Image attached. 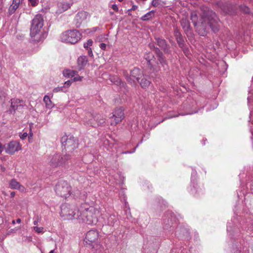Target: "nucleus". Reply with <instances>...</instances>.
<instances>
[{
    "mask_svg": "<svg viewBox=\"0 0 253 253\" xmlns=\"http://www.w3.org/2000/svg\"><path fill=\"white\" fill-rule=\"evenodd\" d=\"M190 18L196 31L200 36H205L207 33V27L209 26L214 33L219 30V19L215 12L208 9L203 12L200 19L196 11L191 13Z\"/></svg>",
    "mask_w": 253,
    "mask_h": 253,
    "instance_id": "f257e3e1",
    "label": "nucleus"
},
{
    "mask_svg": "<svg viewBox=\"0 0 253 253\" xmlns=\"http://www.w3.org/2000/svg\"><path fill=\"white\" fill-rule=\"evenodd\" d=\"M79 222L88 225H95L98 221L100 215L99 208L98 206H89L86 204H82L80 208Z\"/></svg>",
    "mask_w": 253,
    "mask_h": 253,
    "instance_id": "f03ea898",
    "label": "nucleus"
},
{
    "mask_svg": "<svg viewBox=\"0 0 253 253\" xmlns=\"http://www.w3.org/2000/svg\"><path fill=\"white\" fill-rule=\"evenodd\" d=\"M150 48L154 51L158 58V61H156L154 54L152 53L149 52L146 53L145 56V59L147 62L148 65L151 70L150 72H157L159 70V67L158 66V62L164 68V70L168 69L167 61L165 56L160 49L155 47L153 44H149Z\"/></svg>",
    "mask_w": 253,
    "mask_h": 253,
    "instance_id": "7ed1b4c3",
    "label": "nucleus"
},
{
    "mask_svg": "<svg viewBox=\"0 0 253 253\" xmlns=\"http://www.w3.org/2000/svg\"><path fill=\"white\" fill-rule=\"evenodd\" d=\"M43 19L41 14H37L32 21L30 36L33 42H42L47 36L43 28Z\"/></svg>",
    "mask_w": 253,
    "mask_h": 253,
    "instance_id": "20e7f679",
    "label": "nucleus"
},
{
    "mask_svg": "<svg viewBox=\"0 0 253 253\" xmlns=\"http://www.w3.org/2000/svg\"><path fill=\"white\" fill-rule=\"evenodd\" d=\"M240 219V217H237L236 219L234 218L233 220L232 221L233 223H227V231L230 235H232L233 233L238 234V231L241 232L239 226L247 231H253V218H249L246 221L244 220L241 221Z\"/></svg>",
    "mask_w": 253,
    "mask_h": 253,
    "instance_id": "39448f33",
    "label": "nucleus"
},
{
    "mask_svg": "<svg viewBox=\"0 0 253 253\" xmlns=\"http://www.w3.org/2000/svg\"><path fill=\"white\" fill-rule=\"evenodd\" d=\"M60 216L64 220L77 219L79 217L80 209H78L75 204L65 203L61 206Z\"/></svg>",
    "mask_w": 253,
    "mask_h": 253,
    "instance_id": "423d86ee",
    "label": "nucleus"
},
{
    "mask_svg": "<svg viewBox=\"0 0 253 253\" xmlns=\"http://www.w3.org/2000/svg\"><path fill=\"white\" fill-rule=\"evenodd\" d=\"M98 232L96 230L88 231L85 237L84 241L88 246L92 247V249L96 250L98 253H103L104 247L98 241Z\"/></svg>",
    "mask_w": 253,
    "mask_h": 253,
    "instance_id": "0eeeda50",
    "label": "nucleus"
},
{
    "mask_svg": "<svg viewBox=\"0 0 253 253\" xmlns=\"http://www.w3.org/2000/svg\"><path fill=\"white\" fill-rule=\"evenodd\" d=\"M83 121L87 126L97 127L103 125L105 122V119L101 114L87 113Z\"/></svg>",
    "mask_w": 253,
    "mask_h": 253,
    "instance_id": "6e6552de",
    "label": "nucleus"
},
{
    "mask_svg": "<svg viewBox=\"0 0 253 253\" xmlns=\"http://www.w3.org/2000/svg\"><path fill=\"white\" fill-rule=\"evenodd\" d=\"M82 38V34L77 30H70L63 32L60 36L61 40L65 42L75 44Z\"/></svg>",
    "mask_w": 253,
    "mask_h": 253,
    "instance_id": "1a4fd4ad",
    "label": "nucleus"
},
{
    "mask_svg": "<svg viewBox=\"0 0 253 253\" xmlns=\"http://www.w3.org/2000/svg\"><path fill=\"white\" fill-rule=\"evenodd\" d=\"M54 190L57 195L66 199L67 197L73 195L71 192V187L68 183L64 180H60L58 182L55 187Z\"/></svg>",
    "mask_w": 253,
    "mask_h": 253,
    "instance_id": "9d476101",
    "label": "nucleus"
},
{
    "mask_svg": "<svg viewBox=\"0 0 253 253\" xmlns=\"http://www.w3.org/2000/svg\"><path fill=\"white\" fill-rule=\"evenodd\" d=\"M61 143L62 147L68 152H71L78 147L76 139L72 135H65L61 137Z\"/></svg>",
    "mask_w": 253,
    "mask_h": 253,
    "instance_id": "9b49d317",
    "label": "nucleus"
},
{
    "mask_svg": "<svg viewBox=\"0 0 253 253\" xmlns=\"http://www.w3.org/2000/svg\"><path fill=\"white\" fill-rule=\"evenodd\" d=\"M70 159L69 155L62 156L59 153L55 154L49 157L48 161L50 165L53 167L62 166L65 164Z\"/></svg>",
    "mask_w": 253,
    "mask_h": 253,
    "instance_id": "f8f14e48",
    "label": "nucleus"
},
{
    "mask_svg": "<svg viewBox=\"0 0 253 253\" xmlns=\"http://www.w3.org/2000/svg\"><path fill=\"white\" fill-rule=\"evenodd\" d=\"M204 106H201L200 102L196 101H193L191 104H184L183 105V109L184 110L185 112L179 114V115L184 116L197 113L199 112L201 109Z\"/></svg>",
    "mask_w": 253,
    "mask_h": 253,
    "instance_id": "ddd939ff",
    "label": "nucleus"
},
{
    "mask_svg": "<svg viewBox=\"0 0 253 253\" xmlns=\"http://www.w3.org/2000/svg\"><path fill=\"white\" fill-rule=\"evenodd\" d=\"M10 107L8 112L10 114H14L16 111L21 112L25 106L24 101L18 98H12L10 100Z\"/></svg>",
    "mask_w": 253,
    "mask_h": 253,
    "instance_id": "4468645a",
    "label": "nucleus"
},
{
    "mask_svg": "<svg viewBox=\"0 0 253 253\" xmlns=\"http://www.w3.org/2000/svg\"><path fill=\"white\" fill-rule=\"evenodd\" d=\"M196 171L193 170L191 173V185L189 190L190 192L195 196H198L203 193V189L198 186L196 183Z\"/></svg>",
    "mask_w": 253,
    "mask_h": 253,
    "instance_id": "2eb2a0df",
    "label": "nucleus"
},
{
    "mask_svg": "<svg viewBox=\"0 0 253 253\" xmlns=\"http://www.w3.org/2000/svg\"><path fill=\"white\" fill-rule=\"evenodd\" d=\"M88 13L85 11L79 12L75 17V24L77 28H80L82 25L86 23L89 19Z\"/></svg>",
    "mask_w": 253,
    "mask_h": 253,
    "instance_id": "dca6fc26",
    "label": "nucleus"
},
{
    "mask_svg": "<svg viewBox=\"0 0 253 253\" xmlns=\"http://www.w3.org/2000/svg\"><path fill=\"white\" fill-rule=\"evenodd\" d=\"M124 118V110L122 108L116 109L113 113V115L110 117V124L112 126H115Z\"/></svg>",
    "mask_w": 253,
    "mask_h": 253,
    "instance_id": "f3484780",
    "label": "nucleus"
},
{
    "mask_svg": "<svg viewBox=\"0 0 253 253\" xmlns=\"http://www.w3.org/2000/svg\"><path fill=\"white\" fill-rule=\"evenodd\" d=\"M167 216L168 217L167 221L166 219H164V228L165 230H168L169 227L170 229V231H172L173 230L175 225L176 224L175 216L173 213L169 212L167 213Z\"/></svg>",
    "mask_w": 253,
    "mask_h": 253,
    "instance_id": "a211bd4d",
    "label": "nucleus"
},
{
    "mask_svg": "<svg viewBox=\"0 0 253 253\" xmlns=\"http://www.w3.org/2000/svg\"><path fill=\"white\" fill-rule=\"evenodd\" d=\"M101 218L103 219V224L110 226H113L118 220L116 215L114 214H102Z\"/></svg>",
    "mask_w": 253,
    "mask_h": 253,
    "instance_id": "6ab92c4d",
    "label": "nucleus"
},
{
    "mask_svg": "<svg viewBox=\"0 0 253 253\" xmlns=\"http://www.w3.org/2000/svg\"><path fill=\"white\" fill-rule=\"evenodd\" d=\"M130 77L127 78V81L131 84L135 83L136 81L139 82L140 79L141 71L137 68H134L131 70Z\"/></svg>",
    "mask_w": 253,
    "mask_h": 253,
    "instance_id": "aec40b11",
    "label": "nucleus"
},
{
    "mask_svg": "<svg viewBox=\"0 0 253 253\" xmlns=\"http://www.w3.org/2000/svg\"><path fill=\"white\" fill-rule=\"evenodd\" d=\"M155 39L157 44L164 50L165 53H170L171 52L169 45L165 39L160 37H156Z\"/></svg>",
    "mask_w": 253,
    "mask_h": 253,
    "instance_id": "412c9836",
    "label": "nucleus"
},
{
    "mask_svg": "<svg viewBox=\"0 0 253 253\" xmlns=\"http://www.w3.org/2000/svg\"><path fill=\"white\" fill-rule=\"evenodd\" d=\"M21 146L17 141H11L8 143V147L5 150L6 153L12 155L15 152L21 150Z\"/></svg>",
    "mask_w": 253,
    "mask_h": 253,
    "instance_id": "4be33fe9",
    "label": "nucleus"
},
{
    "mask_svg": "<svg viewBox=\"0 0 253 253\" xmlns=\"http://www.w3.org/2000/svg\"><path fill=\"white\" fill-rule=\"evenodd\" d=\"M189 235V230L185 227L179 226L176 227L175 235L179 238H188Z\"/></svg>",
    "mask_w": 253,
    "mask_h": 253,
    "instance_id": "5701e85b",
    "label": "nucleus"
},
{
    "mask_svg": "<svg viewBox=\"0 0 253 253\" xmlns=\"http://www.w3.org/2000/svg\"><path fill=\"white\" fill-rule=\"evenodd\" d=\"M23 0H12V3L8 8V12L10 14L14 13L19 7L20 4Z\"/></svg>",
    "mask_w": 253,
    "mask_h": 253,
    "instance_id": "b1692460",
    "label": "nucleus"
},
{
    "mask_svg": "<svg viewBox=\"0 0 253 253\" xmlns=\"http://www.w3.org/2000/svg\"><path fill=\"white\" fill-rule=\"evenodd\" d=\"M174 35L176 41L180 47H183L184 44V41L181 33L177 29H175L174 31Z\"/></svg>",
    "mask_w": 253,
    "mask_h": 253,
    "instance_id": "393cba45",
    "label": "nucleus"
},
{
    "mask_svg": "<svg viewBox=\"0 0 253 253\" xmlns=\"http://www.w3.org/2000/svg\"><path fill=\"white\" fill-rule=\"evenodd\" d=\"M9 186L11 189H18L21 192L25 190V188L15 179H12L9 182Z\"/></svg>",
    "mask_w": 253,
    "mask_h": 253,
    "instance_id": "a878e982",
    "label": "nucleus"
},
{
    "mask_svg": "<svg viewBox=\"0 0 253 253\" xmlns=\"http://www.w3.org/2000/svg\"><path fill=\"white\" fill-rule=\"evenodd\" d=\"M58 7L59 12L61 13L70 8L71 4L67 2H61L58 3Z\"/></svg>",
    "mask_w": 253,
    "mask_h": 253,
    "instance_id": "bb28decb",
    "label": "nucleus"
},
{
    "mask_svg": "<svg viewBox=\"0 0 253 253\" xmlns=\"http://www.w3.org/2000/svg\"><path fill=\"white\" fill-rule=\"evenodd\" d=\"M88 60L86 56H81L78 59V64L80 66V69H81L83 67H84L87 63Z\"/></svg>",
    "mask_w": 253,
    "mask_h": 253,
    "instance_id": "cd10ccee",
    "label": "nucleus"
},
{
    "mask_svg": "<svg viewBox=\"0 0 253 253\" xmlns=\"http://www.w3.org/2000/svg\"><path fill=\"white\" fill-rule=\"evenodd\" d=\"M63 75L65 77L73 78L74 77L76 76L77 71L69 69H66L63 71Z\"/></svg>",
    "mask_w": 253,
    "mask_h": 253,
    "instance_id": "c85d7f7f",
    "label": "nucleus"
},
{
    "mask_svg": "<svg viewBox=\"0 0 253 253\" xmlns=\"http://www.w3.org/2000/svg\"><path fill=\"white\" fill-rule=\"evenodd\" d=\"M140 81L139 80V83L142 87L144 88L149 86L150 84V82L147 78V77L143 76V77L141 76Z\"/></svg>",
    "mask_w": 253,
    "mask_h": 253,
    "instance_id": "c756f323",
    "label": "nucleus"
},
{
    "mask_svg": "<svg viewBox=\"0 0 253 253\" xmlns=\"http://www.w3.org/2000/svg\"><path fill=\"white\" fill-rule=\"evenodd\" d=\"M155 11L151 10L142 16L140 19L142 21H147L150 20L154 16Z\"/></svg>",
    "mask_w": 253,
    "mask_h": 253,
    "instance_id": "7c9ffc66",
    "label": "nucleus"
},
{
    "mask_svg": "<svg viewBox=\"0 0 253 253\" xmlns=\"http://www.w3.org/2000/svg\"><path fill=\"white\" fill-rule=\"evenodd\" d=\"M43 101L44 102L45 106L47 108L51 109L53 107V103L48 96L45 95L43 97Z\"/></svg>",
    "mask_w": 253,
    "mask_h": 253,
    "instance_id": "2f4dec72",
    "label": "nucleus"
},
{
    "mask_svg": "<svg viewBox=\"0 0 253 253\" xmlns=\"http://www.w3.org/2000/svg\"><path fill=\"white\" fill-rule=\"evenodd\" d=\"M236 249H234V251L233 253H249V251L246 248V250H244V247H243V245H236Z\"/></svg>",
    "mask_w": 253,
    "mask_h": 253,
    "instance_id": "473e14b6",
    "label": "nucleus"
},
{
    "mask_svg": "<svg viewBox=\"0 0 253 253\" xmlns=\"http://www.w3.org/2000/svg\"><path fill=\"white\" fill-rule=\"evenodd\" d=\"M181 26L185 30H188L190 28V23L186 19H182L181 21Z\"/></svg>",
    "mask_w": 253,
    "mask_h": 253,
    "instance_id": "72a5a7b5",
    "label": "nucleus"
},
{
    "mask_svg": "<svg viewBox=\"0 0 253 253\" xmlns=\"http://www.w3.org/2000/svg\"><path fill=\"white\" fill-rule=\"evenodd\" d=\"M111 82H113L115 84L118 85L121 84V80L118 77H112L110 78Z\"/></svg>",
    "mask_w": 253,
    "mask_h": 253,
    "instance_id": "f704fd0d",
    "label": "nucleus"
},
{
    "mask_svg": "<svg viewBox=\"0 0 253 253\" xmlns=\"http://www.w3.org/2000/svg\"><path fill=\"white\" fill-rule=\"evenodd\" d=\"M33 229L38 233H43L44 232V228L42 227L34 226Z\"/></svg>",
    "mask_w": 253,
    "mask_h": 253,
    "instance_id": "c9c22d12",
    "label": "nucleus"
},
{
    "mask_svg": "<svg viewBox=\"0 0 253 253\" xmlns=\"http://www.w3.org/2000/svg\"><path fill=\"white\" fill-rule=\"evenodd\" d=\"M92 43H93V41H92V40L89 39L87 41V42L84 43V47L86 49H88V48H90L89 46H90L92 45Z\"/></svg>",
    "mask_w": 253,
    "mask_h": 253,
    "instance_id": "e433bc0d",
    "label": "nucleus"
},
{
    "mask_svg": "<svg viewBox=\"0 0 253 253\" xmlns=\"http://www.w3.org/2000/svg\"><path fill=\"white\" fill-rule=\"evenodd\" d=\"M84 77L83 76H80L78 75V73L77 72V75L75 77L73 78L72 81L73 82H78V81H82Z\"/></svg>",
    "mask_w": 253,
    "mask_h": 253,
    "instance_id": "4c0bfd02",
    "label": "nucleus"
},
{
    "mask_svg": "<svg viewBox=\"0 0 253 253\" xmlns=\"http://www.w3.org/2000/svg\"><path fill=\"white\" fill-rule=\"evenodd\" d=\"M98 30H99V28L98 27H93L91 29H87L85 31L87 34H90L91 33L95 32L96 31H97Z\"/></svg>",
    "mask_w": 253,
    "mask_h": 253,
    "instance_id": "58836bf2",
    "label": "nucleus"
},
{
    "mask_svg": "<svg viewBox=\"0 0 253 253\" xmlns=\"http://www.w3.org/2000/svg\"><path fill=\"white\" fill-rule=\"evenodd\" d=\"M19 136L22 140H24L28 136V133L27 132H22L19 133Z\"/></svg>",
    "mask_w": 253,
    "mask_h": 253,
    "instance_id": "ea45409f",
    "label": "nucleus"
},
{
    "mask_svg": "<svg viewBox=\"0 0 253 253\" xmlns=\"http://www.w3.org/2000/svg\"><path fill=\"white\" fill-rule=\"evenodd\" d=\"M64 86L57 87L53 89V91L55 93L58 92L59 91H63Z\"/></svg>",
    "mask_w": 253,
    "mask_h": 253,
    "instance_id": "a19ab883",
    "label": "nucleus"
},
{
    "mask_svg": "<svg viewBox=\"0 0 253 253\" xmlns=\"http://www.w3.org/2000/svg\"><path fill=\"white\" fill-rule=\"evenodd\" d=\"M28 1L33 6L37 5L39 3V0H28Z\"/></svg>",
    "mask_w": 253,
    "mask_h": 253,
    "instance_id": "79ce46f5",
    "label": "nucleus"
},
{
    "mask_svg": "<svg viewBox=\"0 0 253 253\" xmlns=\"http://www.w3.org/2000/svg\"><path fill=\"white\" fill-rule=\"evenodd\" d=\"M73 83V81L72 80H68L66 82H65L64 83V87H68L69 86H70L72 83Z\"/></svg>",
    "mask_w": 253,
    "mask_h": 253,
    "instance_id": "37998d69",
    "label": "nucleus"
},
{
    "mask_svg": "<svg viewBox=\"0 0 253 253\" xmlns=\"http://www.w3.org/2000/svg\"><path fill=\"white\" fill-rule=\"evenodd\" d=\"M142 142V140H141L140 142H139L137 144V145H136V146L134 148V150H133V151L130 152V151H126V152H123V154H130V153H133V152L135 151V149H136V147H137L138 146V145H139V144H140Z\"/></svg>",
    "mask_w": 253,
    "mask_h": 253,
    "instance_id": "c03bdc74",
    "label": "nucleus"
},
{
    "mask_svg": "<svg viewBox=\"0 0 253 253\" xmlns=\"http://www.w3.org/2000/svg\"><path fill=\"white\" fill-rule=\"evenodd\" d=\"M159 4V0H153L151 2V5L153 6H157Z\"/></svg>",
    "mask_w": 253,
    "mask_h": 253,
    "instance_id": "a18cd8bd",
    "label": "nucleus"
},
{
    "mask_svg": "<svg viewBox=\"0 0 253 253\" xmlns=\"http://www.w3.org/2000/svg\"><path fill=\"white\" fill-rule=\"evenodd\" d=\"M41 217H37L36 219H35L33 221V224L35 225H37L38 223L41 221Z\"/></svg>",
    "mask_w": 253,
    "mask_h": 253,
    "instance_id": "49530a36",
    "label": "nucleus"
},
{
    "mask_svg": "<svg viewBox=\"0 0 253 253\" xmlns=\"http://www.w3.org/2000/svg\"><path fill=\"white\" fill-rule=\"evenodd\" d=\"M111 8L115 11H118L119 10L117 4H114L112 5Z\"/></svg>",
    "mask_w": 253,
    "mask_h": 253,
    "instance_id": "de8ad7c7",
    "label": "nucleus"
},
{
    "mask_svg": "<svg viewBox=\"0 0 253 253\" xmlns=\"http://www.w3.org/2000/svg\"><path fill=\"white\" fill-rule=\"evenodd\" d=\"M138 8V6L135 5H133L131 8L128 10V12L131 11V10H135Z\"/></svg>",
    "mask_w": 253,
    "mask_h": 253,
    "instance_id": "09e8293b",
    "label": "nucleus"
},
{
    "mask_svg": "<svg viewBox=\"0 0 253 253\" xmlns=\"http://www.w3.org/2000/svg\"><path fill=\"white\" fill-rule=\"evenodd\" d=\"M106 44L104 43H101L100 45V47L102 50H105Z\"/></svg>",
    "mask_w": 253,
    "mask_h": 253,
    "instance_id": "8fccbe9b",
    "label": "nucleus"
},
{
    "mask_svg": "<svg viewBox=\"0 0 253 253\" xmlns=\"http://www.w3.org/2000/svg\"><path fill=\"white\" fill-rule=\"evenodd\" d=\"M87 50V51H88V54L89 56H93V53H92V49H91V48H89L88 49H86Z\"/></svg>",
    "mask_w": 253,
    "mask_h": 253,
    "instance_id": "3c124183",
    "label": "nucleus"
},
{
    "mask_svg": "<svg viewBox=\"0 0 253 253\" xmlns=\"http://www.w3.org/2000/svg\"><path fill=\"white\" fill-rule=\"evenodd\" d=\"M33 136V133L32 132L31 128H30V132H29V133H28V136L27 137H28L29 139H30V138H32Z\"/></svg>",
    "mask_w": 253,
    "mask_h": 253,
    "instance_id": "603ef678",
    "label": "nucleus"
},
{
    "mask_svg": "<svg viewBox=\"0 0 253 253\" xmlns=\"http://www.w3.org/2000/svg\"><path fill=\"white\" fill-rule=\"evenodd\" d=\"M4 147L2 144L0 142V154L3 151Z\"/></svg>",
    "mask_w": 253,
    "mask_h": 253,
    "instance_id": "864d4df0",
    "label": "nucleus"
},
{
    "mask_svg": "<svg viewBox=\"0 0 253 253\" xmlns=\"http://www.w3.org/2000/svg\"><path fill=\"white\" fill-rule=\"evenodd\" d=\"M249 11H250V9H249V8L248 7H247V6H245L244 12H245V13H249Z\"/></svg>",
    "mask_w": 253,
    "mask_h": 253,
    "instance_id": "5fc2aeb1",
    "label": "nucleus"
},
{
    "mask_svg": "<svg viewBox=\"0 0 253 253\" xmlns=\"http://www.w3.org/2000/svg\"><path fill=\"white\" fill-rule=\"evenodd\" d=\"M216 4H217V6H218V7H221V8H222L221 7L222 5V2L221 1H218V2H217L216 3Z\"/></svg>",
    "mask_w": 253,
    "mask_h": 253,
    "instance_id": "6e6d98bb",
    "label": "nucleus"
},
{
    "mask_svg": "<svg viewBox=\"0 0 253 253\" xmlns=\"http://www.w3.org/2000/svg\"><path fill=\"white\" fill-rule=\"evenodd\" d=\"M164 201H163V199H159V202H158V204H159V205H161V204H164V205H165V204L163 203H164Z\"/></svg>",
    "mask_w": 253,
    "mask_h": 253,
    "instance_id": "4d7b16f0",
    "label": "nucleus"
},
{
    "mask_svg": "<svg viewBox=\"0 0 253 253\" xmlns=\"http://www.w3.org/2000/svg\"><path fill=\"white\" fill-rule=\"evenodd\" d=\"M15 195V192H11L10 193V196H11V197H14Z\"/></svg>",
    "mask_w": 253,
    "mask_h": 253,
    "instance_id": "13d9d810",
    "label": "nucleus"
},
{
    "mask_svg": "<svg viewBox=\"0 0 253 253\" xmlns=\"http://www.w3.org/2000/svg\"><path fill=\"white\" fill-rule=\"evenodd\" d=\"M91 253H98L96 250L92 249Z\"/></svg>",
    "mask_w": 253,
    "mask_h": 253,
    "instance_id": "bf43d9fd",
    "label": "nucleus"
},
{
    "mask_svg": "<svg viewBox=\"0 0 253 253\" xmlns=\"http://www.w3.org/2000/svg\"><path fill=\"white\" fill-rule=\"evenodd\" d=\"M21 219H20V218H18L16 221V223H20L21 222Z\"/></svg>",
    "mask_w": 253,
    "mask_h": 253,
    "instance_id": "052dcab7",
    "label": "nucleus"
},
{
    "mask_svg": "<svg viewBox=\"0 0 253 253\" xmlns=\"http://www.w3.org/2000/svg\"><path fill=\"white\" fill-rule=\"evenodd\" d=\"M15 232V229H11L8 233V234H9L10 233H12Z\"/></svg>",
    "mask_w": 253,
    "mask_h": 253,
    "instance_id": "680f3d73",
    "label": "nucleus"
},
{
    "mask_svg": "<svg viewBox=\"0 0 253 253\" xmlns=\"http://www.w3.org/2000/svg\"><path fill=\"white\" fill-rule=\"evenodd\" d=\"M250 127H251V128H250V131H251V133H252V136H253V129H252V126H251Z\"/></svg>",
    "mask_w": 253,
    "mask_h": 253,
    "instance_id": "e2e57ef3",
    "label": "nucleus"
},
{
    "mask_svg": "<svg viewBox=\"0 0 253 253\" xmlns=\"http://www.w3.org/2000/svg\"><path fill=\"white\" fill-rule=\"evenodd\" d=\"M49 253H56L54 250H51Z\"/></svg>",
    "mask_w": 253,
    "mask_h": 253,
    "instance_id": "0e129e2a",
    "label": "nucleus"
},
{
    "mask_svg": "<svg viewBox=\"0 0 253 253\" xmlns=\"http://www.w3.org/2000/svg\"><path fill=\"white\" fill-rule=\"evenodd\" d=\"M127 13H128V15H130V16H131V13L130 11H129V12H128V11H127Z\"/></svg>",
    "mask_w": 253,
    "mask_h": 253,
    "instance_id": "69168bd1",
    "label": "nucleus"
},
{
    "mask_svg": "<svg viewBox=\"0 0 253 253\" xmlns=\"http://www.w3.org/2000/svg\"><path fill=\"white\" fill-rule=\"evenodd\" d=\"M15 222H16V221L15 220H12V223L13 224H15Z\"/></svg>",
    "mask_w": 253,
    "mask_h": 253,
    "instance_id": "338daca9",
    "label": "nucleus"
},
{
    "mask_svg": "<svg viewBox=\"0 0 253 253\" xmlns=\"http://www.w3.org/2000/svg\"><path fill=\"white\" fill-rule=\"evenodd\" d=\"M110 15H113L114 14V12H112V11H110Z\"/></svg>",
    "mask_w": 253,
    "mask_h": 253,
    "instance_id": "774afa93",
    "label": "nucleus"
}]
</instances>
